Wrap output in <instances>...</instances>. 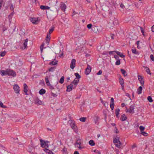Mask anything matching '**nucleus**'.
Listing matches in <instances>:
<instances>
[{"label": "nucleus", "mask_w": 154, "mask_h": 154, "mask_svg": "<svg viewBox=\"0 0 154 154\" xmlns=\"http://www.w3.org/2000/svg\"><path fill=\"white\" fill-rule=\"evenodd\" d=\"M82 142V139L80 138H77L75 143V146L78 148L80 149H83L84 147L82 146L81 145Z\"/></svg>", "instance_id": "f257e3e1"}, {"label": "nucleus", "mask_w": 154, "mask_h": 154, "mask_svg": "<svg viewBox=\"0 0 154 154\" xmlns=\"http://www.w3.org/2000/svg\"><path fill=\"white\" fill-rule=\"evenodd\" d=\"M69 122L71 128L76 133H77L78 131V128L75 124V121L72 120H70L69 121Z\"/></svg>", "instance_id": "f03ea898"}, {"label": "nucleus", "mask_w": 154, "mask_h": 154, "mask_svg": "<svg viewBox=\"0 0 154 154\" xmlns=\"http://www.w3.org/2000/svg\"><path fill=\"white\" fill-rule=\"evenodd\" d=\"M91 24H89L87 25V28L89 29H91L94 33H97L98 32L97 27L96 26H93V27Z\"/></svg>", "instance_id": "7ed1b4c3"}, {"label": "nucleus", "mask_w": 154, "mask_h": 154, "mask_svg": "<svg viewBox=\"0 0 154 154\" xmlns=\"http://www.w3.org/2000/svg\"><path fill=\"white\" fill-rule=\"evenodd\" d=\"M113 143H116L115 145L117 147H119L121 145V143L119 141V138H118V139L115 138L113 140Z\"/></svg>", "instance_id": "20e7f679"}, {"label": "nucleus", "mask_w": 154, "mask_h": 154, "mask_svg": "<svg viewBox=\"0 0 154 154\" xmlns=\"http://www.w3.org/2000/svg\"><path fill=\"white\" fill-rule=\"evenodd\" d=\"M13 89L15 92L16 94H19L20 88L17 84H15L13 86Z\"/></svg>", "instance_id": "39448f33"}, {"label": "nucleus", "mask_w": 154, "mask_h": 154, "mask_svg": "<svg viewBox=\"0 0 154 154\" xmlns=\"http://www.w3.org/2000/svg\"><path fill=\"white\" fill-rule=\"evenodd\" d=\"M8 75L9 76H11L13 77H15L16 75L15 72L13 70L8 69Z\"/></svg>", "instance_id": "423d86ee"}, {"label": "nucleus", "mask_w": 154, "mask_h": 154, "mask_svg": "<svg viewBox=\"0 0 154 154\" xmlns=\"http://www.w3.org/2000/svg\"><path fill=\"white\" fill-rule=\"evenodd\" d=\"M34 101L35 104L41 105L42 104V101L40 100L38 97L35 98Z\"/></svg>", "instance_id": "0eeeda50"}, {"label": "nucleus", "mask_w": 154, "mask_h": 154, "mask_svg": "<svg viewBox=\"0 0 154 154\" xmlns=\"http://www.w3.org/2000/svg\"><path fill=\"white\" fill-rule=\"evenodd\" d=\"M134 106H131L128 109H127L126 112H128L130 113H134Z\"/></svg>", "instance_id": "6e6552de"}, {"label": "nucleus", "mask_w": 154, "mask_h": 154, "mask_svg": "<svg viewBox=\"0 0 154 154\" xmlns=\"http://www.w3.org/2000/svg\"><path fill=\"white\" fill-rule=\"evenodd\" d=\"M76 60L75 59H73L72 60L70 63V68L72 69H73L75 66Z\"/></svg>", "instance_id": "1a4fd4ad"}, {"label": "nucleus", "mask_w": 154, "mask_h": 154, "mask_svg": "<svg viewBox=\"0 0 154 154\" xmlns=\"http://www.w3.org/2000/svg\"><path fill=\"white\" fill-rule=\"evenodd\" d=\"M40 141L41 142V146L42 147L46 148V147H48V145L46 144L44 140H40Z\"/></svg>", "instance_id": "9d476101"}, {"label": "nucleus", "mask_w": 154, "mask_h": 154, "mask_svg": "<svg viewBox=\"0 0 154 154\" xmlns=\"http://www.w3.org/2000/svg\"><path fill=\"white\" fill-rule=\"evenodd\" d=\"M50 36L51 34L50 33H48L47 35L46 39V42L47 44V45H48L49 44V42L50 40Z\"/></svg>", "instance_id": "9b49d317"}, {"label": "nucleus", "mask_w": 154, "mask_h": 154, "mask_svg": "<svg viewBox=\"0 0 154 154\" xmlns=\"http://www.w3.org/2000/svg\"><path fill=\"white\" fill-rule=\"evenodd\" d=\"M138 79L140 82L141 84L142 85V86L143 87L144 86V81L143 80V78L142 76L140 75H138Z\"/></svg>", "instance_id": "f8f14e48"}, {"label": "nucleus", "mask_w": 154, "mask_h": 154, "mask_svg": "<svg viewBox=\"0 0 154 154\" xmlns=\"http://www.w3.org/2000/svg\"><path fill=\"white\" fill-rule=\"evenodd\" d=\"M30 21L33 24H37V22H38V19L36 18L33 17L30 18Z\"/></svg>", "instance_id": "ddd939ff"}, {"label": "nucleus", "mask_w": 154, "mask_h": 154, "mask_svg": "<svg viewBox=\"0 0 154 154\" xmlns=\"http://www.w3.org/2000/svg\"><path fill=\"white\" fill-rule=\"evenodd\" d=\"M110 100V107L111 109L113 110L114 107V100L113 98H111Z\"/></svg>", "instance_id": "4468645a"}, {"label": "nucleus", "mask_w": 154, "mask_h": 154, "mask_svg": "<svg viewBox=\"0 0 154 154\" xmlns=\"http://www.w3.org/2000/svg\"><path fill=\"white\" fill-rule=\"evenodd\" d=\"M23 91L25 93L26 95H27V91H28V87L26 83L23 84Z\"/></svg>", "instance_id": "2eb2a0df"}, {"label": "nucleus", "mask_w": 154, "mask_h": 154, "mask_svg": "<svg viewBox=\"0 0 154 154\" xmlns=\"http://www.w3.org/2000/svg\"><path fill=\"white\" fill-rule=\"evenodd\" d=\"M119 82L120 84L121 85H122V88L123 90H124V80L122 78H119Z\"/></svg>", "instance_id": "dca6fc26"}, {"label": "nucleus", "mask_w": 154, "mask_h": 154, "mask_svg": "<svg viewBox=\"0 0 154 154\" xmlns=\"http://www.w3.org/2000/svg\"><path fill=\"white\" fill-rule=\"evenodd\" d=\"M60 8L62 11H65V9H66V6L64 3H63L60 4Z\"/></svg>", "instance_id": "f3484780"}, {"label": "nucleus", "mask_w": 154, "mask_h": 154, "mask_svg": "<svg viewBox=\"0 0 154 154\" xmlns=\"http://www.w3.org/2000/svg\"><path fill=\"white\" fill-rule=\"evenodd\" d=\"M0 74L2 76L8 75V69L6 70H1L0 71Z\"/></svg>", "instance_id": "a211bd4d"}, {"label": "nucleus", "mask_w": 154, "mask_h": 154, "mask_svg": "<svg viewBox=\"0 0 154 154\" xmlns=\"http://www.w3.org/2000/svg\"><path fill=\"white\" fill-rule=\"evenodd\" d=\"M73 87V85L72 84H71L70 85H68L67 86V89L66 91L68 92H70L72 90Z\"/></svg>", "instance_id": "6ab92c4d"}, {"label": "nucleus", "mask_w": 154, "mask_h": 154, "mask_svg": "<svg viewBox=\"0 0 154 154\" xmlns=\"http://www.w3.org/2000/svg\"><path fill=\"white\" fill-rule=\"evenodd\" d=\"M79 79H78L76 78H75L74 80L72 82V84H73L75 86V87L77 85V84L79 82Z\"/></svg>", "instance_id": "aec40b11"}, {"label": "nucleus", "mask_w": 154, "mask_h": 154, "mask_svg": "<svg viewBox=\"0 0 154 154\" xmlns=\"http://www.w3.org/2000/svg\"><path fill=\"white\" fill-rule=\"evenodd\" d=\"M131 51L133 54L138 55L139 54V52L137 51L135 48L133 47L131 49Z\"/></svg>", "instance_id": "412c9836"}, {"label": "nucleus", "mask_w": 154, "mask_h": 154, "mask_svg": "<svg viewBox=\"0 0 154 154\" xmlns=\"http://www.w3.org/2000/svg\"><path fill=\"white\" fill-rule=\"evenodd\" d=\"M61 151L63 154H68L67 149L65 147Z\"/></svg>", "instance_id": "4be33fe9"}, {"label": "nucleus", "mask_w": 154, "mask_h": 154, "mask_svg": "<svg viewBox=\"0 0 154 154\" xmlns=\"http://www.w3.org/2000/svg\"><path fill=\"white\" fill-rule=\"evenodd\" d=\"M40 8L42 10H49L50 9V7L48 6L42 5L40 6Z\"/></svg>", "instance_id": "5701e85b"}, {"label": "nucleus", "mask_w": 154, "mask_h": 154, "mask_svg": "<svg viewBox=\"0 0 154 154\" xmlns=\"http://www.w3.org/2000/svg\"><path fill=\"white\" fill-rule=\"evenodd\" d=\"M46 91L45 89H42L40 90L39 93L40 94L43 95L45 93Z\"/></svg>", "instance_id": "b1692460"}, {"label": "nucleus", "mask_w": 154, "mask_h": 154, "mask_svg": "<svg viewBox=\"0 0 154 154\" xmlns=\"http://www.w3.org/2000/svg\"><path fill=\"white\" fill-rule=\"evenodd\" d=\"M143 88L141 86L139 87L137 89V93L138 94H140L142 93V90Z\"/></svg>", "instance_id": "393cba45"}, {"label": "nucleus", "mask_w": 154, "mask_h": 154, "mask_svg": "<svg viewBox=\"0 0 154 154\" xmlns=\"http://www.w3.org/2000/svg\"><path fill=\"white\" fill-rule=\"evenodd\" d=\"M115 52H116V53L119 55L120 57L123 58L125 57V56L124 55L122 54L121 53L117 51H115Z\"/></svg>", "instance_id": "a878e982"}, {"label": "nucleus", "mask_w": 154, "mask_h": 154, "mask_svg": "<svg viewBox=\"0 0 154 154\" xmlns=\"http://www.w3.org/2000/svg\"><path fill=\"white\" fill-rule=\"evenodd\" d=\"M45 152L46 153H48V154H55L51 151L49 149H47L46 148L45 149Z\"/></svg>", "instance_id": "bb28decb"}, {"label": "nucleus", "mask_w": 154, "mask_h": 154, "mask_svg": "<svg viewBox=\"0 0 154 154\" xmlns=\"http://www.w3.org/2000/svg\"><path fill=\"white\" fill-rule=\"evenodd\" d=\"M121 119L122 121H124L127 119V117L125 114H123L122 115Z\"/></svg>", "instance_id": "cd10ccee"}, {"label": "nucleus", "mask_w": 154, "mask_h": 154, "mask_svg": "<svg viewBox=\"0 0 154 154\" xmlns=\"http://www.w3.org/2000/svg\"><path fill=\"white\" fill-rule=\"evenodd\" d=\"M120 111V109H116L115 110V113L116 116L117 117L119 118V112Z\"/></svg>", "instance_id": "c85d7f7f"}, {"label": "nucleus", "mask_w": 154, "mask_h": 154, "mask_svg": "<svg viewBox=\"0 0 154 154\" xmlns=\"http://www.w3.org/2000/svg\"><path fill=\"white\" fill-rule=\"evenodd\" d=\"M122 73L124 76H127V74L126 73V71L123 69H121Z\"/></svg>", "instance_id": "c756f323"}, {"label": "nucleus", "mask_w": 154, "mask_h": 154, "mask_svg": "<svg viewBox=\"0 0 154 154\" xmlns=\"http://www.w3.org/2000/svg\"><path fill=\"white\" fill-rule=\"evenodd\" d=\"M91 67L88 65H87V75L91 72Z\"/></svg>", "instance_id": "7c9ffc66"}, {"label": "nucleus", "mask_w": 154, "mask_h": 154, "mask_svg": "<svg viewBox=\"0 0 154 154\" xmlns=\"http://www.w3.org/2000/svg\"><path fill=\"white\" fill-rule=\"evenodd\" d=\"M64 77L63 76H62L60 79L59 81V83L61 84H63L64 82Z\"/></svg>", "instance_id": "2f4dec72"}, {"label": "nucleus", "mask_w": 154, "mask_h": 154, "mask_svg": "<svg viewBox=\"0 0 154 154\" xmlns=\"http://www.w3.org/2000/svg\"><path fill=\"white\" fill-rule=\"evenodd\" d=\"M89 143L90 145L91 146H94L95 144V143L93 140H91L89 141Z\"/></svg>", "instance_id": "473e14b6"}, {"label": "nucleus", "mask_w": 154, "mask_h": 154, "mask_svg": "<svg viewBox=\"0 0 154 154\" xmlns=\"http://www.w3.org/2000/svg\"><path fill=\"white\" fill-rule=\"evenodd\" d=\"M47 86L49 87V88L51 90H52L54 89V87L51 85L50 83H48Z\"/></svg>", "instance_id": "72a5a7b5"}, {"label": "nucleus", "mask_w": 154, "mask_h": 154, "mask_svg": "<svg viewBox=\"0 0 154 154\" xmlns=\"http://www.w3.org/2000/svg\"><path fill=\"white\" fill-rule=\"evenodd\" d=\"M75 75L76 76V78H75L77 79H79L81 78V76L79 75V74L77 72L75 73Z\"/></svg>", "instance_id": "f704fd0d"}, {"label": "nucleus", "mask_w": 154, "mask_h": 154, "mask_svg": "<svg viewBox=\"0 0 154 154\" xmlns=\"http://www.w3.org/2000/svg\"><path fill=\"white\" fill-rule=\"evenodd\" d=\"M86 119L87 118L86 117H81L80 118L79 120L80 121L82 122H85Z\"/></svg>", "instance_id": "c9c22d12"}, {"label": "nucleus", "mask_w": 154, "mask_h": 154, "mask_svg": "<svg viewBox=\"0 0 154 154\" xmlns=\"http://www.w3.org/2000/svg\"><path fill=\"white\" fill-rule=\"evenodd\" d=\"M54 26H52L51 27L49 30V33H50V34H51V33H52L54 31Z\"/></svg>", "instance_id": "e433bc0d"}, {"label": "nucleus", "mask_w": 154, "mask_h": 154, "mask_svg": "<svg viewBox=\"0 0 154 154\" xmlns=\"http://www.w3.org/2000/svg\"><path fill=\"white\" fill-rule=\"evenodd\" d=\"M145 68L146 69V71L147 73L149 74V75H151V73L150 72V70L149 69V68L147 67H146Z\"/></svg>", "instance_id": "4c0bfd02"}, {"label": "nucleus", "mask_w": 154, "mask_h": 154, "mask_svg": "<svg viewBox=\"0 0 154 154\" xmlns=\"http://www.w3.org/2000/svg\"><path fill=\"white\" fill-rule=\"evenodd\" d=\"M14 13L13 12H12L8 15L9 21H10V20L11 19Z\"/></svg>", "instance_id": "58836bf2"}, {"label": "nucleus", "mask_w": 154, "mask_h": 154, "mask_svg": "<svg viewBox=\"0 0 154 154\" xmlns=\"http://www.w3.org/2000/svg\"><path fill=\"white\" fill-rule=\"evenodd\" d=\"M45 82H46V84H47V85H48V83H50L49 82V80H48V76H46L45 77Z\"/></svg>", "instance_id": "ea45409f"}, {"label": "nucleus", "mask_w": 154, "mask_h": 154, "mask_svg": "<svg viewBox=\"0 0 154 154\" xmlns=\"http://www.w3.org/2000/svg\"><path fill=\"white\" fill-rule=\"evenodd\" d=\"M113 24L116 25H118L119 24V23L117 19L115 18L113 21Z\"/></svg>", "instance_id": "a19ab883"}, {"label": "nucleus", "mask_w": 154, "mask_h": 154, "mask_svg": "<svg viewBox=\"0 0 154 154\" xmlns=\"http://www.w3.org/2000/svg\"><path fill=\"white\" fill-rule=\"evenodd\" d=\"M6 53V52L5 51L1 52L0 53V56L1 57H4Z\"/></svg>", "instance_id": "79ce46f5"}, {"label": "nucleus", "mask_w": 154, "mask_h": 154, "mask_svg": "<svg viewBox=\"0 0 154 154\" xmlns=\"http://www.w3.org/2000/svg\"><path fill=\"white\" fill-rule=\"evenodd\" d=\"M57 61L56 62H54L53 61H52L50 63V64L51 65H55L57 64Z\"/></svg>", "instance_id": "37998d69"}, {"label": "nucleus", "mask_w": 154, "mask_h": 154, "mask_svg": "<svg viewBox=\"0 0 154 154\" xmlns=\"http://www.w3.org/2000/svg\"><path fill=\"white\" fill-rule=\"evenodd\" d=\"M51 96H52L53 97H56L58 96V95L57 94V93L54 94L52 92H51Z\"/></svg>", "instance_id": "c03bdc74"}, {"label": "nucleus", "mask_w": 154, "mask_h": 154, "mask_svg": "<svg viewBox=\"0 0 154 154\" xmlns=\"http://www.w3.org/2000/svg\"><path fill=\"white\" fill-rule=\"evenodd\" d=\"M0 107H1L3 108H5L6 107V106L4 105L3 103L1 101H0Z\"/></svg>", "instance_id": "a18cd8bd"}, {"label": "nucleus", "mask_w": 154, "mask_h": 154, "mask_svg": "<svg viewBox=\"0 0 154 154\" xmlns=\"http://www.w3.org/2000/svg\"><path fill=\"white\" fill-rule=\"evenodd\" d=\"M148 100L150 102H152L153 101L152 99L151 96H148L147 98Z\"/></svg>", "instance_id": "49530a36"}, {"label": "nucleus", "mask_w": 154, "mask_h": 154, "mask_svg": "<svg viewBox=\"0 0 154 154\" xmlns=\"http://www.w3.org/2000/svg\"><path fill=\"white\" fill-rule=\"evenodd\" d=\"M55 68L53 67H51L48 69V70L50 72H53L55 70Z\"/></svg>", "instance_id": "de8ad7c7"}, {"label": "nucleus", "mask_w": 154, "mask_h": 154, "mask_svg": "<svg viewBox=\"0 0 154 154\" xmlns=\"http://www.w3.org/2000/svg\"><path fill=\"white\" fill-rule=\"evenodd\" d=\"M139 128L141 132H142L144 130L145 128L142 126H140L139 127Z\"/></svg>", "instance_id": "09e8293b"}, {"label": "nucleus", "mask_w": 154, "mask_h": 154, "mask_svg": "<svg viewBox=\"0 0 154 154\" xmlns=\"http://www.w3.org/2000/svg\"><path fill=\"white\" fill-rule=\"evenodd\" d=\"M98 117L97 116H95V119L94 121L95 124L97 123L98 122Z\"/></svg>", "instance_id": "8fccbe9b"}, {"label": "nucleus", "mask_w": 154, "mask_h": 154, "mask_svg": "<svg viewBox=\"0 0 154 154\" xmlns=\"http://www.w3.org/2000/svg\"><path fill=\"white\" fill-rule=\"evenodd\" d=\"M141 134H142L143 135V136H146L148 135V134L146 133V132H144V131H142L141 132Z\"/></svg>", "instance_id": "3c124183"}, {"label": "nucleus", "mask_w": 154, "mask_h": 154, "mask_svg": "<svg viewBox=\"0 0 154 154\" xmlns=\"http://www.w3.org/2000/svg\"><path fill=\"white\" fill-rule=\"evenodd\" d=\"M27 41H25L23 43V45L24 46L25 48L27 46Z\"/></svg>", "instance_id": "603ef678"}, {"label": "nucleus", "mask_w": 154, "mask_h": 154, "mask_svg": "<svg viewBox=\"0 0 154 154\" xmlns=\"http://www.w3.org/2000/svg\"><path fill=\"white\" fill-rule=\"evenodd\" d=\"M120 63V61L119 59L117 60L116 62V65H119Z\"/></svg>", "instance_id": "864d4df0"}, {"label": "nucleus", "mask_w": 154, "mask_h": 154, "mask_svg": "<svg viewBox=\"0 0 154 154\" xmlns=\"http://www.w3.org/2000/svg\"><path fill=\"white\" fill-rule=\"evenodd\" d=\"M10 9L12 11H13L14 10V8L13 5L12 4H11V6L10 7Z\"/></svg>", "instance_id": "5fc2aeb1"}, {"label": "nucleus", "mask_w": 154, "mask_h": 154, "mask_svg": "<svg viewBox=\"0 0 154 154\" xmlns=\"http://www.w3.org/2000/svg\"><path fill=\"white\" fill-rule=\"evenodd\" d=\"M150 58L152 61H154V57L153 55H151Z\"/></svg>", "instance_id": "6e6d98bb"}, {"label": "nucleus", "mask_w": 154, "mask_h": 154, "mask_svg": "<svg viewBox=\"0 0 154 154\" xmlns=\"http://www.w3.org/2000/svg\"><path fill=\"white\" fill-rule=\"evenodd\" d=\"M103 104H104V106H105V107L108 106V103L107 102H104Z\"/></svg>", "instance_id": "4d7b16f0"}, {"label": "nucleus", "mask_w": 154, "mask_h": 154, "mask_svg": "<svg viewBox=\"0 0 154 154\" xmlns=\"http://www.w3.org/2000/svg\"><path fill=\"white\" fill-rule=\"evenodd\" d=\"M7 29V28L5 26H4L2 30L3 32L5 31Z\"/></svg>", "instance_id": "13d9d810"}, {"label": "nucleus", "mask_w": 154, "mask_h": 154, "mask_svg": "<svg viewBox=\"0 0 154 154\" xmlns=\"http://www.w3.org/2000/svg\"><path fill=\"white\" fill-rule=\"evenodd\" d=\"M102 73V71L101 70H100L97 73V75H101Z\"/></svg>", "instance_id": "bf43d9fd"}, {"label": "nucleus", "mask_w": 154, "mask_h": 154, "mask_svg": "<svg viewBox=\"0 0 154 154\" xmlns=\"http://www.w3.org/2000/svg\"><path fill=\"white\" fill-rule=\"evenodd\" d=\"M136 147H137V145L135 144H133L131 146V147L132 148H135Z\"/></svg>", "instance_id": "052dcab7"}, {"label": "nucleus", "mask_w": 154, "mask_h": 154, "mask_svg": "<svg viewBox=\"0 0 154 154\" xmlns=\"http://www.w3.org/2000/svg\"><path fill=\"white\" fill-rule=\"evenodd\" d=\"M115 129L116 130V133L117 134L119 133V131L118 130V129H117L116 127H115Z\"/></svg>", "instance_id": "680f3d73"}, {"label": "nucleus", "mask_w": 154, "mask_h": 154, "mask_svg": "<svg viewBox=\"0 0 154 154\" xmlns=\"http://www.w3.org/2000/svg\"><path fill=\"white\" fill-rule=\"evenodd\" d=\"M114 58L117 60H118V59H119V57L117 55H114Z\"/></svg>", "instance_id": "e2e57ef3"}, {"label": "nucleus", "mask_w": 154, "mask_h": 154, "mask_svg": "<svg viewBox=\"0 0 154 154\" xmlns=\"http://www.w3.org/2000/svg\"><path fill=\"white\" fill-rule=\"evenodd\" d=\"M120 6L122 8H123L125 7L124 5L122 3L121 4Z\"/></svg>", "instance_id": "0e129e2a"}, {"label": "nucleus", "mask_w": 154, "mask_h": 154, "mask_svg": "<svg viewBox=\"0 0 154 154\" xmlns=\"http://www.w3.org/2000/svg\"><path fill=\"white\" fill-rule=\"evenodd\" d=\"M151 30L152 32H154V25L151 27Z\"/></svg>", "instance_id": "69168bd1"}, {"label": "nucleus", "mask_w": 154, "mask_h": 154, "mask_svg": "<svg viewBox=\"0 0 154 154\" xmlns=\"http://www.w3.org/2000/svg\"><path fill=\"white\" fill-rule=\"evenodd\" d=\"M140 41H138L137 42V48H139V46L138 45L139 44Z\"/></svg>", "instance_id": "338daca9"}, {"label": "nucleus", "mask_w": 154, "mask_h": 154, "mask_svg": "<svg viewBox=\"0 0 154 154\" xmlns=\"http://www.w3.org/2000/svg\"><path fill=\"white\" fill-rule=\"evenodd\" d=\"M74 154H79V153L78 151H75L74 152Z\"/></svg>", "instance_id": "774afa93"}]
</instances>
